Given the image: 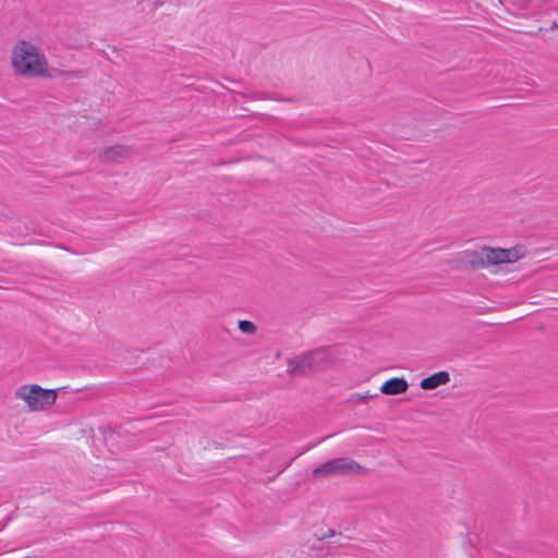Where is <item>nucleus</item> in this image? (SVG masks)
<instances>
[{
  "label": "nucleus",
  "instance_id": "f257e3e1",
  "mask_svg": "<svg viewBox=\"0 0 558 558\" xmlns=\"http://www.w3.org/2000/svg\"><path fill=\"white\" fill-rule=\"evenodd\" d=\"M523 246L511 248L482 246L480 250H465L458 255V262L465 269L477 270L489 266L515 263L524 257Z\"/></svg>",
  "mask_w": 558,
  "mask_h": 558
},
{
  "label": "nucleus",
  "instance_id": "f03ea898",
  "mask_svg": "<svg viewBox=\"0 0 558 558\" xmlns=\"http://www.w3.org/2000/svg\"><path fill=\"white\" fill-rule=\"evenodd\" d=\"M12 65L15 72L28 77H53L48 71L45 57L39 54L35 45L26 40H19L12 50Z\"/></svg>",
  "mask_w": 558,
  "mask_h": 558
},
{
  "label": "nucleus",
  "instance_id": "7ed1b4c3",
  "mask_svg": "<svg viewBox=\"0 0 558 558\" xmlns=\"http://www.w3.org/2000/svg\"><path fill=\"white\" fill-rule=\"evenodd\" d=\"M336 349L322 347L301 353L288 360L287 373L291 376H305L328 369L335 362Z\"/></svg>",
  "mask_w": 558,
  "mask_h": 558
},
{
  "label": "nucleus",
  "instance_id": "20e7f679",
  "mask_svg": "<svg viewBox=\"0 0 558 558\" xmlns=\"http://www.w3.org/2000/svg\"><path fill=\"white\" fill-rule=\"evenodd\" d=\"M57 389H44L39 385H22L14 395L23 400L32 412L44 411L57 400Z\"/></svg>",
  "mask_w": 558,
  "mask_h": 558
},
{
  "label": "nucleus",
  "instance_id": "39448f33",
  "mask_svg": "<svg viewBox=\"0 0 558 558\" xmlns=\"http://www.w3.org/2000/svg\"><path fill=\"white\" fill-rule=\"evenodd\" d=\"M366 469L350 458H336L329 460L319 466H317L313 472L312 476L314 478L335 476V475H353L365 473Z\"/></svg>",
  "mask_w": 558,
  "mask_h": 558
},
{
  "label": "nucleus",
  "instance_id": "423d86ee",
  "mask_svg": "<svg viewBox=\"0 0 558 558\" xmlns=\"http://www.w3.org/2000/svg\"><path fill=\"white\" fill-rule=\"evenodd\" d=\"M135 154V149L129 145H113L105 148L99 158L102 162L120 163Z\"/></svg>",
  "mask_w": 558,
  "mask_h": 558
},
{
  "label": "nucleus",
  "instance_id": "0eeeda50",
  "mask_svg": "<svg viewBox=\"0 0 558 558\" xmlns=\"http://www.w3.org/2000/svg\"><path fill=\"white\" fill-rule=\"evenodd\" d=\"M409 384L404 378L393 377L383 384L380 392L388 396L403 393L408 390Z\"/></svg>",
  "mask_w": 558,
  "mask_h": 558
},
{
  "label": "nucleus",
  "instance_id": "6e6552de",
  "mask_svg": "<svg viewBox=\"0 0 558 558\" xmlns=\"http://www.w3.org/2000/svg\"><path fill=\"white\" fill-rule=\"evenodd\" d=\"M450 381L449 373L441 371L422 379L420 386L424 390L436 389Z\"/></svg>",
  "mask_w": 558,
  "mask_h": 558
},
{
  "label": "nucleus",
  "instance_id": "1a4fd4ad",
  "mask_svg": "<svg viewBox=\"0 0 558 558\" xmlns=\"http://www.w3.org/2000/svg\"><path fill=\"white\" fill-rule=\"evenodd\" d=\"M238 327L243 333L246 335H253L256 332V326L250 320H240Z\"/></svg>",
  "mask_w": 558,
  "mask_h": 558
},
{
  "label": "nucleus",
  "instance_id": "9d476101",
  "mask_svg": "<svg viewBox=\"0 0 558 558\" xmlns=\"http://www.w3.org/2000/svg\"><path fill=\"white\" fill-rule=\"evenodd\" d=\"M376 395H369L368 392L366 393H354L351 396L350 398V401L351 402H366L368 399L375 397Z\"/></svg>",
  "mask_w": 558,
  "mask_h": 558
},
{
  "label": "nucleus",
  "instance_id": "9b49d317",
  "mask_svg": "<svg viewBox=\"0 0 558 558\" xmlns=\"http://www.w3.org/2000/svg\"><path fill=\"white\" fill-rule=\"evenodd\" d=\"M551 28H558V24L554 22Z\"/></svg>",
  "mask_w": 558,
  "mask_h": 558
}]
</instances>
